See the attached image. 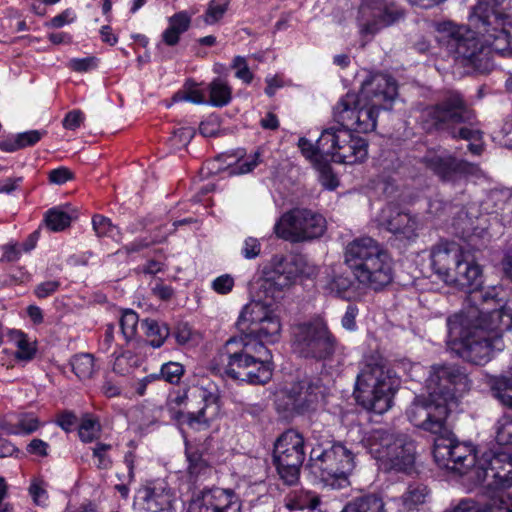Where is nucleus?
Returning a JSON list of instances; mask_svg holds the SVG:
<instances>
[{
  "label": "nucleus",
  "instance_id": "obj_1",
  "mask_svg": "<svg viewBox=\"0 0 512 512\" xmlns=\"http://www.w3.org/2000/svg\"><path fill=\"white\" fill-rule=\"evenodd\" d=\"M239 336L226 341L211 362L216 374L250 384H265L272 377L264 343H275L280 338L281 323L273 310L263 302L245 305L238 317Z\"/></svg>",
  "mask_w": 512,
  "mask_h": 512
},
{
  "label": "nucleus",
  "instance_id": "obj_2",
  "mask_svg": "<svg viewBox=\"0 0 512 512\" xmlns=\"http://www.w3.org/2000/svg\"><path fill=\"white\" fill-rule=\"evenodd\" d=\"M470 306L447 319L448 346L463 360L485 365L504 349L502 334L512 326V314L501 304Z\"/></svg>",
  "mask_w": 512,
  "mask_h": 512
},
{
  "label": "nucleus",
  "instance_id": "obj_3",
  "mask_svg": "<svg viewBox=\"0 0 512 512\" xmlns=\"http://www.w3.org/2000/svg\"><path fill=\"white\" fill-rule=\"evenodd\" d=\"M451 405L430 395L416 396L406 411L408 420L417 428L436 436L433 457L443 469L462 474L475 462L471 446L461 444L454 438L448 424Z\"/></svg>",
  "mask_w": 512,
  "mask_h": 512
},
{
  "label": "nucleus",
  "instance_id": "obj_4",
  "mask_svg": "<svg viewBox=\"0 0 512 512\" xmlns=\"http://www.w3.org/2000/svg\"><path fill=\"white\" fill-rule=\"evenodd\" d=\"M344 262L364 288L380 292L393 283V259L390 253L371 237H359L349 242L345 248Z\"/></svg>",
  "mask_w": 512,
  "mask_h": 512
},
{
  "label": "nucleus",
  "instance_id": "obj_5",
  "mask_svg": "<svg viewBox=\"0 0 512 512\" xmlns=\"http://www.w3.org/2000/svg\"><path fill=\"white\" fill-rule=\"evenodd\" d=\"M472 113L458 91H448L441 100L425 107L420 114V123L427 132L447 131L453 138L470 141L468 150L473 155L483 152V133L473 127H462L458 131L455 126L470 122Z\"/></svg>",
  "mask_w": 512,
  "mask_h": 512
},
{
  "label": "nucleus",
  "instance_id": "obj_6",
  "mask_svg": "<svg viewBox=\"0 0 512 512\" xmlns=\"http://www.w3.org/2000/svg\"><path fill=\"white\" fill-rule=\"evenodd\" d=\"M399 381L385 369L381 357H366L357 375L354 396L365 410L383 414L392 406Z\"/></svg>",
  "mask_w": 512,
  "mask_h": 512
},
{
  "label": "nucleus",
  "instance_id": "obj_7",
  "mask_svg": "<svg viewBox=\"0 0 512 512\" xmlns=\"http://www.w3.org/2000/svg\"><path fill=\"white\" fill-rule=\"evenodd\" d=\"M361 444L385 472L410 473L415 463V443L406 434L378 428L364 433Z\"/></svg>",
  "mask_w": 512,
  "mask_h": 512
},
{
  "label": "nucleus",
  "instance_id": "obj_8",
  "mask_svg": "<svg viewBox=\"0 0 512 512\" xmlns=\"http://www.w3.org/2000/svg\"><path fill=\"white\" fill-rule=\"evenodd\" d=\"M298 147L311 161L327 155L336 163L352 165L363 162L368 156V143L364 138L347 130H335V127L323 130L315 145L304 137L300 138Z\"/></svg>",
  "mask_w": 512,
  "mask_h": 512
},
{
  "label": "nucleus",
  "instance_id": "obj_9",
  "mask_svg": "<svg viewBox=\"0 0 512 512\" xmlns=\"http://www.w3.org/2000/svg\"><path fill=\"white\" fill-rule=\"evenodd\" d=\"M469 24L484 45L503 57H512V18L510 16L486 2H479L469 15Z\"/></svg>",
  "mask_w": 512,
  "mask_h": 512
},
{
  "label": "nucleus",
  "instance_id": "obj_10",
  "mask_svg": "<svg viewBox=\"0 0 512 512\" xmlns=\"http://www.w3.org/2000/svg\"><path fill=\"white\" fill-rule=\"evenodd\" d=\"M339 346L337 338L322 319L300 323L293 329L292 348L302 358L332 361Z\"/></svg>",
  "mask_w": 512,
  "mask_h": 512
},
{
  "label": "nucleus",
  "instance_id": "obj_11",
  "mask_svg": "<svg viewBox=\"0 0 512 512\" xmlns=\"http://www.w3.org/2000/svg\"><path fill=\"white\" fill-rule=\"evenodd\" d=\"M310 461L325 485L333 489L349 486V476L356 466L355 454L344 443L334 442L326 448L313 447Z\"/></svg>",
  "mask_w": 512,
  "mask_h": 512
},
{
  "label": "nucleus",
  "instance_id": "obj_12",
  "mask_svg": "<svg viewBox=\"0 0 512 512\" xmlns=\"http://www.w3.org/2000/svg\"><path fill=\"white\" fill-rule=\"evenodd\" d=\"M305 456L304 437L298 431L288 429L276 439L273 463L284 484L293 486L298 483Z\"/></svg>",
  "mask_w": 512,
  "mask_h": 512
},
{
  "label": "nucleus",
  "instance_id": "obj_13",
  "mask_svg": "<svg viewBox=\"0 0 512 512\" xmlns=\"http://www.w3.org/2000/svg\"><path fill=\"white\" fill-rule=\"evenodd\" d=\"M381 110L369 103H364L355 93L348 92L333 107V118L340 125L335 130H347L369 133L376 129Z\"/></svg>",
  "mask_w": 512,
  "mask_h": 512
},
{
  "label": "nucleus",
  "instance_id": "obj_14",
  "mask_svg": "<svg viewBox=\"0 0 512 512\" xmlns=\"http://www.w3.org/2000/svg\"><path fill=\"white\" fill-rule=\"evenodd\" d=\"M428 395L450 404L471 388L465 368L457 364L433 365L427 380Z\"/></svg>",
  "mask_w": 512,
  "mask_h": 512
},
{
  "label": "nucleus",
  "instance_id": "obj_15",
  "mask_svg": "<svg viewBox=\"0 0 512 512\" xmlns=\"http://www.w3.org/2000/svg\"><path fill=\"white\" fill-rule=\"evenodd\" d=\"M444 282L447 285L454 286L469 293L467 297V307H490L497 305L494 296L478 290L482 284V270L469 252L465 251L451 273H448V277L445 278Z\"/></svg>",
  "mask_w": 512,
  "mask_h": 512
},
{
  "label": "nucleus",
  "instance_id": "obj_16",
  "mask_svg": "<svg viewBox=\"0 0 512 512\" xmlns=\"http://www.w3.org/2000/svg\"><path fill=\"white\" fill-rule=\"evenodd\" d=\"M404 17V8L394 0H361L356 22L361 35H375Z\"/></svg>",
  "mask_w": 512,
  "mask_h": 512
},
{
  "label": "nucleus",
  "instance_id": "obj_17",
  "mask_svg": "<svg viewBox=\"0 0 512 512\" xmlns=\"http://www.w3.org/2000/svg\"><path fill=\"white\" fill-rule=\"evenodd\" d=\"M477 484L488 488L505 489L512 486V456L508 453L486 452L481 460L470 466L466 472Z\"/></svg>",
  "mask_w": 512,
  "mask_h": 512
},
{
  "label": "nucleus",
  "instance_id": "obj_18",
  "mask_svg": "<svg viewBox=\"0 0 512 512\" xmlns=\"http://www.w3.org/2000/svg\"><path fill=\"white\" fill-rule=\"evenodd\" d=\"M265 291H272V298H276L275 292L280 293L295 283L300 275L310 276L313 268L308 267L300 256L274 255L264 268Z\"/></svg>",
  "mask_w": 512,
  "mask_h": 512
},
{
  "label": "nucleus",
  "instance_id": "obj_19",
  "mask_svg": "<svg viewBox=\"0 0 512 512\" xmlns=\"http://www.w3.org/2000/svg\"><path fill=\"white\" fill-rule=\"evenodd\" d=\"M449 46L464 65L482 74L492 70L493 62L489 55L492 50L483 44L472 29L459 28L452 33Z\"/></svg>",
  "mask_w": 512,
  "mask_h": 512
},
{
  "label": "nucleus",
  "instance_id": "obj_20",
  "mask_svg": "<svg viewBox=\"0 0 512 512\" xmlns=\"http://www.w3.org/2000/svg\"><path fill=\"white\" fill-rule=\"evenodd\" d=\"M328 392L319 376H309L293 382L287 388L286 396L293 410L303 414L316 410L325 401Z\"/></svg>",
  "mask_w": 512,
  "mask_h": 512
},
{
  "label": "nucleus",
  "instance_id": "obj_21",
  "mask_svg": "<svg viewBox=\"0 0 512 512\" xmlns=\"http://www.w3.org/2000/svg\"><path fill=\"white\" fill-rule=\"evenodd\" d=\"M398 95L395 79L384 73L370 74L361 85L357 97L380 110H390Z\"/></svg>",
  "mask_w": 512,
  "mask_h": 512
},
{
  "label": "nucleus",
  "instance_id": "obj_22",
  "mask_svg": "<svg viewBox=\"0 0 512 512\" xmlns=\"http://www.w3.org/2000/svg\"><path fill=\"white\" fill-rule=\"evenodd\" d=\"M187 512H241V501L231 490L213 488L204 491Z\"/></svg>",
  "mask_w": 512,
  "mask_h": 512
},
{
  "label": "nucleus",
  "instance_id": "obj_23",
  "mask_svg": "<svg viewBox=\"0 0 512 512\" xmlns=\"http://www.w3.org/2000/svg\"><path fill=\"white\" fill-rule=\"evenodd\" d=\"M422 162L444 181L452 180L457 175L467 173L470 168L467 161L456 159L445 152L429 151L422 158Z\"/></svg>",
  "mask_w": 512,
  "mask_h": 512
},
{
  "label": "nucleus",
  "instance_id": "obj_24",
  "mask_svg": "<svg viewBox=\"0 0 512 512\" xmlns=\"http://www.w3.org/2000/svg\"><path fill=\"white\" fill-rule=\"evenodd\" d=\"M465 251L455 242L441 241L431 249V266L442 281L448 277Z\"/></svg>",
  "mask_w": 512,
  "mask_h": 512
},
{
  "label": "nucleus",
  "instance_id": "obj_25",
  "mask_svg": "<svg viewBox=\"0 0 512 512\" xmlns=\"http://www.w3.org/2000/svg\"><path fill=\"white\" fill-rule=\"evenodd\" d=\"M88 215L80 208L64 203L49 208L43 218L44 224H71L73 222H86Z\"/></svg>",
  "mask_w": 512,
  "mask_h": 512
},
{
  "label": "nucleus",
  "instance_id": "obj_26",
  "mask_svg": "<svg viewBox=\"0 0 512 512\" xmlns=\"http://www.w3.org/2000/svg\"><path fill=\"white\" fill-rule=\"evenodd\" d=\"M326 226H274L277 237L291 243L311 241L321 237Z\"/></svg>",
  "mask_w": 512,
  "mask_h": 512
},
{
  "label": "nucleus",
  "instance_id": "obj_27",
  "mask_svg": "<svg viewBox=\"0 0 512 512\" xmlns=\"http://www.w3.org/2000/svg\"><path fill=\"white\" fill-rule=\"evenodd\" d=\"M145 509L149 512H175L174 497L170 490L154 487L145 492Z\"/></svg>",
  "mask_w": 512,
  "mask_h": 512
},
{
  "label": "nucleus",
  "instance_id": "obj_28",
  "mask_svg": "<svg viewBox=\"0 0 512 512\" xmlns=\"http://www.w3.org/2000/svg\"><path fill=\"white\" fill-rule=\"evenodd\" d=\"M342 512H386V508L381 496L369 493L349 501Z\"/></svg>",
  "mask_w": 512,
  "mask_h": 512
},
{
  "label": "nucleus",
  "instance_id": "obj_29",
  "mask_svg": "<svg viewBox=\"0 0 512 512\" xmlns=\"http://www.w3.org/2000/svg\"><path fill=\"white\" fill-rule=\"evenodd\" d=\"M209 99L207 105L224 107L232 100V88L223 78H215L207 86Z\"/></svg>",
  "mask_w": 512,
  "mask_h": 512
},
{
  "label": "nucleus",
  "instance_id": "obj_30",
  "mask_svg": "<svg viewBox=\"0 0 512 512\" xmlns=\"http://www.w3.org/2000/svg\"><path fill=\"white\" fill-rule=\"evenodd\" d=\"M8 337L17 347L16 360L28 362L35 357L37 352L36 341H31L27 334L20 330H10Z\"/></svg>",
  "mask_w": 512,
  "mask_h": 512
},
{
  "label": "nucleus",
  "instance_id": "obj_31",
  "mask_svg": "<svg viewBox=\"0 0 512 512\" xmlns=\"http://www.w3.org/2000/svg\"><path fill=\"white\" fill-rule=\"evenodd\" d=\"M324 217L307 208H293L284 213L275 224H323Z\"/></svg>",
  "mask_w": 512,
  "mask_h": 512
},
{
  "label": "nucleus",
  "instance_id": "obj_32",
  "mask_svg": "<svg viewBox=\"0 0 512 512\" xmlns=\"http://www.w3.org/2000/svg\"><path fill=\"white\" fill-rule=\"evenodd\" d=\"M149 345L154 348L161 347L170 335V329L166 323L155 319H145L142 322Z\"/></svg>",
  "mask_w": 512,
  "mask_h": 512
},
{
  "label": "nucleus",
  "instance_id": "obj_33",
  "mask_svg": "<svg viewBox=\"0 0 512 512\" xmlns=\"http://www.w3.org/2000/svg\"><path fill=\"white\" fill-rule=\"evenodd\" d=\"M102 426L92 414H84L78 426V436L83 443H92L101 437Z\"/></svg>",
  "mask_w": 512,
  "mask_h": 512
},
{
  "label": "nucleus",
  "instance_id": "obj_34",
  "mask_svg": "<svg viewBox=\"0 0 512 512\" xmlns=\"http://www.w3.org/2000/svg\"><path fill=\"white\" fill-rule=\"evenodd\" d=\"M428 496V488L422 483L410 484L401 496L402 505L406 510L415 509L425 503Z\"/></svg>",
  "mask_w": 512,
  "mask_h": 512
},
{
  "label": "nucleus",
  "instance_id": "obj_35",
  "mask_svg": "<svg viewBox=\"0 0 512 512\" xmlns=\"http://www.w3.org/2000/svg\"><path fill=\"white\" fill-rule=\"evenodd\" d=\"M464 241L474 250H480L487 246L490 241V235L487 228L483 226H467L462 231Z\"/></svg>",
  "mask_w": 512,
  "mask_h": 512
},
{
  "label": "nucleus",
  "instance_id": "obj_36",
  "mask_svg": "<svg viewBox=\"0 0 512 512\" xmlns=\"http://www.w3.org/2000/svg\"><path fill=\"white\" fill-rule=\"evenodd\" d=\"M411 221L410 214L402 211L398 204L388 203L381 210L378 224H410Z\"/></svg>",
  "mask_w": 512,
  "mask_h": 512
},
{
  "label": "nucleus",
  "instance_id": "obj_37",
  "mask_svg": "<svg viewBox=\"0 0 512 512\" xmlns=\"http://www.w3.org/2000/svg\"><path fill=\"white\" fill-rule=\"evenodd\" d=\"M70 364L79 379H89L94 373V357L89 353L73 356Z\"/></svg>",
  "mask_w": 512,
  "mask_h": 512
},
{
  "label": "nucleus",
  "instance_id": "obj_38",
  "mask_svg": "<svg viewBox=\"0 0 512 512\" xmlns=\"http://www.w3.org/2000/svg\"><path fill=\"white\" fill-rule=\"evenodd\" d=\"M112 449V444L104 442H96L95 445L91 448L92 457L97 469L110 470L113 467L114 462L110 455V451Z\"/></svg>",
  "mask_w": 512,
  "mask_h": 512
},
{
  "label": "nucleus",
  "instance_id": "obj_39",
  "mask_svg": "<svg viewBox=\"0 0 512 512\" xmlns=\"http://www.w3.org/2000/svg\"><path fill=\"white\" fill-rule=\"evenodd\" d=\"M184 366L178 362H167L161 366L160 372L156 373L158 380H165L166 382L178 385L184 376Z\"/></svg>",
  "mask_w": 512,
  "mask_h": 512
},
{
  "label": "nucleus",
  "instance_id": "obj_40",
  "mask_svg": "<svg viewBox=\"0 0 512 512\" xmlns=\"http://www.w3.org/2000/svg\"><path fill=\"white\" fill-rule=\"evenodd\" d=\"M495 439L499 445L512 444V414H504L495 425Z\"/></svg>",
  "mask_w": 512,
  "mask_h": 512
},
{
  "label": "nucleus",
  "instance_id": "obj_41",
  "mask_svg": "<svg viewBox=\"0 0 512 512\" xmlns=\"http://www.w3.org/2000/svg\"><path fill=\"white\" fill-rule=\"evenodd\" d=\"M139 318L133 310H125L120 318V328L125 340H132L137 333Z\"/></svg>",
  "mask_w": 512,
  "mask_h": 512
},
{
  "label": "nucleus",
  "instance_id": "obj_42",
  "mask_svg": "<svg viewBox=\"0 0 512 512\" xmlns=\"http://www.w3.org/2000/svg\"><path fill=\"white\" fill-rule=\"evenodd\" d=\"M261 161V152L257 150L245 158H240L237 163L230 168V173L234 175L247 174L253 171Z\"/></svg>",
  "mask_w": 512,
  "mask_h": 512
},
{
  "label": "nucleus",
  "instance_id": "obj_43",
  "mask_svg": "<svg viewBox=\"0 0 512 512\" xmlns=\"http://www.w3.org/2000/svg\"><path fill=\"white\" fill-rule=\"evenodd\" d=\"M206 406L207 404L197 412H178L176 417L179 420H183V422L192 428H200L201 426L207 427L209 425V419L206 416Z\"/></svg>",
  "mask_w": 512,
  "mask_h": 512
},
{
  "label": "nucleus",
  "instance_id": "obj_44",
  "mask_svg": "<svg viewBox=\"0 0 512 512\" xmlns=\"http://www.w3.org/2000/svg\"><path fill=\"white\" fill-rule=\"evenodd\" d=\"M230 0H211L205 13V22L214 24L220 20L228 9Z\"/></svg>",
  "mask_w": 512,
  "mask_h": 512
},
{
  "label": "nucleus",
  "instance_id": "obj_45",
  "mask_svg": "<svg viewBox=\"0 0 512 512\" xmlns=\"http://www.w3.org/2000/svg\"><path fill=\"white\" fill-rule=\"evenodd\" d=\"M195 131L190 126H182L175 129L172 136L169 138L171 147L174 149H180L188 145L191 139L194 137Z\"/></svg>",
  "mask_w": 512,
  "mask_h": 512
},
{
  "label": "nucleus",
  "instance_id": "obj_46",
  "mask_svg": "<svg viewBox=\"0 0 512 512\" xmlns=\"http://www.w3.org/2000/svg\"><path fill=\"white\" fill-rule=\"evenodd\" d=\"M186 457L189 463L188 470L191 475H198L206 468V462L202 458V454L198 449L186 448Z\"/></svg>",
  "mask_w": 512,
  "mask_h": 512
},
{
  "label": "nucleus",
  "instance_id": "obj_47",
  "mask_svg": "<svg viewBox=\"0 0 512 512\" xmlns=\"http://www.w3.org/2000/svg\"><path fill=\"white\" fill-rule=\"evenodd\" d=\"M319 503V498L309 492L305 493V495L294 493L288 506L297 509H315Z\"/></svg>",
  "mask_w": 512,
  "mask_h": 512
},
{
  "label": "nucleus",
  "instance_id": "obj_48",
  "mask_svg": "<svg viewBox=\"0 0 512 512\" xmlns=\"http://www.w3.org/2000/svg\"><path fill=\"white\" fill-rule=\"evenodd\" d=\"M231 67L236 70L235 77L245 84H250L253 80V73L250 71L247 61L242 56L234 57Z\"/></svg>",
  "mask_w": 512,
  "mask_h": 512
},
{
  "label": "nucleus",
  "instance_id": "obj_49",
  "mask_svg": "<svg viewBox=\"0 0 512 512\" xmlns=\"http://www.w3.org/2000/svg\"><path fill=\"white\" fill-rule=\"evenodd\" d=\"M29 493L36 505L45 506L47 504L48 493L43 480H33L29 487Z\"/></svg>",
  "mask_w": 512,
  "mask_h": 512
},
{
  "label": "nucleus",
  "instance_id": "obj_50",
  "mask_svg": "<svg viewBox=\"0 0 512 512\" xmlns=\"http://www.w3.org/2000/svg\"><path fill=\"white\" fill-rule=\"evenodd\" d=\"M172 100L174 102L187 101L193 104H207L208 102L204 92L199 89H188L185 92H177L173 95Z\"/></svg>",
  "mask_w": 512,
  "mask_h": 512
},
{
  "label": "nucleus",
  "instance_id": "obj_51",
  "mask_svg": "<svg viewBox=\"0 0 512 512\" xmlns=\"http://www.w3.org/2000/svg\"><path fill=\"white\" fill-rule=\"evenodd\" d=\"M169 26L179 34L186 32L191 25V17L186 11H180L172 15L169 19Z\"/></svg>",
  "mask_w": 512,
  "mask_h": 512
},
{
  "label": "nucleus",
  "instance_id": "obj_52",
  "mask_svg": "<svg viewBox=\"0 0 512 512\" xmlns=\"http://www.w3.org/2000/svg\"><path fill=\"white\" fill-rule=\"evenodd\" d=\"M98 62L99 60L94 56L72 58L69 61V67L75 72L84 73L97 68Z\"/></svg>",
  "mask_w": 512,
  "mask_h": 512
},
{
  "label": "nucleus",
  "instance_id": "obj_53",
  "mask_svg": "<svg viewBox=\"0 0 512 512\" xmlns=\"http://www.w3.org/2000/svg\"><path fill=\"white\" fill-rule=\"evenodd\" d=\"M235 280L230 274H223L212 281L211 287L217 293L226 295L233 290Z\"/></svg>",
  "mask_w": 512,
  "mask_h": 512
},
{
  "label": "nucleus",
  "instance_id": "obj_54",
  "mask_svg": "<svg viewBox=\"0 0 512 512\" xmlns=\"http://www.w3.org/2000/svg\"><path fill=\"white\" fill-rule=\"evenodd\" d=\"M390 231L395 236L396 240L403 244H408L416 240L418 233L414 226H394Z\"/></svg>",
  "mask_w": 512,
  "mask_h": 512
},
{
  "label": "nucleus",
  "instance_id": "obj_55",
  "mask_svg": "<svg viewBox=\"0 0 512 512\" xmlns=\"http://www.w3.org/2000/svg\"><path fill=\"white\" fill-rule=\"evenodd\" d=\"M351 286V278L347 275L342 274L334 275L329 282V289L339 296L347 292L351 288Z\"/></svg>",
  "mask_w": 512,
  "mask_h": 512
},
{
  "label": "nucleus",
  "instance_id": "obj_56",
  "mask_svg": "<svg viewBox=\"0 0 512 512\" xmlns=\"http://www.w3.org/2000/svg\"><path fill=\"white\" fill-rule=\"evenodd\" d=\"M60 285L61 283L58 280H49L42 282L35 287L34 294L39 299L47 298L53 295L55 292H57L58 289L60 288Z\"/></svg>",
  "mask_w": 512,
  "mask_h": 512
},
{
  "label": "nucleus",
  "instance_id": "obj_57",
  "mask_svg": "<svg viewBox=\"0 0 512 512\" xmlns=\"http://www.w3.org/2000/svg\"><path fill=\"white\" fill-rule=\"evenodd\" d=\"M78 418L73 411L64 410L58 413L56 418V424L60 426L65 432L73 430L77 424Z\"/></svg>",
  "mask_w": 512,
  "mask_h": 512
},
{
  "label": "nucleus",
  "instance_id": "obj_58",
  "mask_svg": "<svg viewBox=\"0 0 512 512\" xmlns=\"http://www.w3.org/2000/svg\"><path fill=\"white\" fill-rule=\"evenodd\" d=\"M45 134V131L29 130L22 133H18L16 136L18 138L20 148L22 149L27 146H32L36 144Z\"/></svg>",
  "mask_w": 512,
  "mask_h": 512
},
{
  "label": "nucleus",
  "instance_id": "obj_59",
  "mask_svg": "<svg viewBox=\"0 0 512 512\" xmlns=\"http://www.w3.org/2000/svg\"><path fill=\"white\" fill-rule=\"evenodd\" d=\"M242 255L246 259H254L259 256L261 252V243L259 239L254 237H247L244 240Z\"/></svg>",
  "mask_w": 512,
  "mask_h": 512
},
{
  "label": "nucleus",
  "instance_id": "obj_60",
  "mask_svg": "<svg viewBox=\"0 0 512 512\" xmlns=\"http://www.w3.org/2000/svg\"><path fill=\"white\" fill-rule=\"evenodd\" d=\"M84 119L85 116L81 110H72L65 115L62 124L67 130H76L82 125Z\"/></svg>",
  "mask_w": 512,
  "mask_h": 512
},
{
  "label": "nucleus",
  "instance_id": "obj_61",
  "mask_svg": "<svg viewBox=\"0 0 512 512\" xmlns=\"http://www.w3.org/2000/svg\"><path fill=\"white\" fill-rule=\"evenodd\" d=\"M193 331L188 323L180 322L176 325L173 336L179 345H185L192 339Z\"/></svg>",
  "mask_w": 512,
  "mask_h": 512
},
{
  "label": "nucleus",
  "instance_id": "obj_62",
  "mask_svg": "<svg viewBox=\"0 0 512 512\" xmlns=\"http://www.w3.org/2000/svg\"><path fill=\"white\" fill-rule=\"evenodd\" d=\"M72 178V172L66 167H59L49 172V181L55 185H63Z\"/></svg>",
  "mask_w": 512,
  "mask_h": 512
},
{
  "label": "nucleus",
  "instance_id": "obj_63",
  "mask_svg": "<svg viewBox=\"0 0 512 512\" xmlns=\"http://www.w3.org/2000/svg\"><path fill=\"white\" fill-rule=\"evenodd\" d=\"M39 426L40 422L38 418L30 415L22 416L17 423V428L20 430V434H31L36 431Z\"/></svg>",
  "mask_w": 512,
  "mask_h": 512
},
{
  "label": "nucleus",
  "instance_id": "obj_64",
  "mask_svg": "<svg viewBox=\"0 0 512 512\" xmlns=\"http://www.w3.org/2000/svg\"><path fill=\"white\" fill-rule=\"evenodd\" d=\"M23 182V177H9L0 180V194H12Z\"/></svg>",
  "mask_w": 512,
  "mask_h": 512
}]
</instances>
